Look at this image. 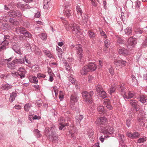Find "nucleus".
<instances>
[{"label":"nucleus","mask_w":147,"mask_h":147,"mask_svg":"<svg viewBox=\"0 0 147 147\" xmlns=\"http://www.w3.org/2000/svg\"><path fill=\"white\" fill-rule=\"evenodd\" d=\"M100 32L101 36H104V37L105 38H107V36L104 31L101 30H100Z\"/></svg>","instance_id":"obj_58"},{"label":"nucleus","mask_w":147,"mask_h":147,"mask_svg":"<svg viewBox=\"0 0 147 147\" xmlns=\"http://www.w3.org/2000/svg\"><path fill=\"white\" fill-rule=\"evenodd\" d=\"M32 106L29 103L26 104L24 107V110L26 112L29 111Z\"/></svg>","instance_id":"obj_27"},{"label":"nucleus","mask_w":147,"mask_h":147,"mask_svg":"<svg viewBox=\"0 0 147 147\" xmlns=\"http://www.w3.org/2000/svg\"><path fill=\"white\" fill-rule=\"evenodd\" d=\"M8 21L12 24L15 26H16L19 24L18 22L16 20L10 18L8 20H6L7 22H8Z\"/></svg>","instance_id":"obj_21"},{"label":"nucleus","mask_w":147,"mask_h":147,"mask_svg":"<svg viewBox=\"0 0 147 147\" xmlns=\"http://www.w3.org/2000/svg\"><path fill=\"white\" fill-rule=\"evenodd\" d=\"M106 49H107L110 45V42L109 40L106 39L104 41Z\"/></svg>","instance_id":"obj_41"},{"label":"nucleus","mask_w":147,"mask_h":147,"mask_svg":"<svg viewBox=\"0 0 147 147\" xmlns=\"http://www.w3.org/2000/svg\"><path fill=\"white\" fill-rule=\"evenodd\" d=\"M119 60H116L115 61V65L117 67H119V68H121L120 64L119 63Z\"/></svg>","instance_id":"obj_54"},{"label":"nucleus","mask_w":147,"mask_h":147,"mask_svg":"<svg viewBox=\"0 0 147 147\" xmlns=\"http://www.w3.org/2000/svg\"><path fill=\"white\" fill-rule=\"evenodd\" d=\"M11 74L12 76L15 78H16L18 76V72L12 73Z\"/></svg>","instance_id":"obj_60"},{"label":"nucleus","mask_w":147,"mask_h":147,"mask_svg":"<svg viewBox=\"0 0 147 147\" xmlns=\"http://www.w3.org/2000/svg\"><path fill=\"white\" fill-rule=\"evenodd\" d=\"M107 122L108 120L105 117H100L98 118L95 121V123L98 125H105L107 123Z\"/></svg>","instance_id":"obj_6"},{"label":"nucleus","mask_w":147,"mask_h":147,"mask_svg":"<svg viewBox=\"0 0 147 147\" xmlns=\"http://www.w3.org/2000/svg\"><path fill=\"white\" fill-rule=\"evenodd\" d=\"M17 96V94L15 92H13L11 94L10 97L9 99L12 102L14 100L15 97Z\"/></svg>","instance_id":"obj_28"},{"label":"nucleus","mask_w":147,"mask_h":147,"mask_svg":"<svg viewBox=\"0 0 147 147\" xmlns=\"http://www.w3.org/2000/svg\"><path fill=\"white\" fill-rule=\"evenodd\" d=\"M69 5L67 6L65 5V7L66 10H65L64 13L65 15L68 18L70 16H71L72 14L73 10L71 8L68 9V6Z\"/></svg>","instance_id":"obj_12"},{"label":"nucleus","mask_w":147,"mask_h":147,"mask_svg":"<svg viewBox=\"0 0 147 147\" xmlns=\"http://www.w3.org/2000/svg\"><path fill=\"white\" fill-rule=\"evenodd\" d=\"M125 34L126 35H132V29L131 27H128L124 30Z\"/></svg>","instance_id":"obj_16"},{"label":"nucleus","mask_w":147,"mask_h":147,"mask_svg":"<svg viewBox=\"0 0 147 147\" xmlns=\"http://www.w3.org/2000/svg\"><path fill=\"white\" fill-rule=\"evenodd\" d=\"M83 116L82 115H79L76 117V123L78 125H80V122L83 118Z\"/></svg>","instance_id":"obj_18"},{"label":"nucleus","mask_w":147,"mask_h":147,"mask_svg":"<svg viewBox=\"0 0 147 147\" xmlns=\"http://www.w3.org/2000/svg\"><path fill=\"white\" fill-rule=\"evenodd\" d=\"M94 78L93 76H89L88 77V81L89 82H91L92 80H93Z\"/></svg>","instance_id":"obj_59"},{"label":"nucleus","mask_w":147,"mask_h":147,"mask_svg":"<svg viewBox=\"0 0 147 147\" xmlns=\"http://www.w3.org/2000/svg\"><path fill=\"white\" fill-rule=\"evenodd\" d=\"M39 36L42 40L46 39L47 38V35L44 33L40 34Z\"/></svg>","instance_id":"obj_45"},{"label":"nucleus","mask_w":147,"mask_h":147,"mask_svg":"<svg viewBox=\"0 0 147 147\" xmlns=\"http://www.w3.org/2000/svg\"><path fill=\"white\" fill-rule=\"evenodd\" d=\"M109 71L111 75H113L114 74V70L112 67H111L109 69Z\"/></svg>","instance_id":"obj_62"},{"label":"nucleus","mask_w":147,"mask_h":147,"mask_svg":"<svg viewBox=\"0 0 147 147\" xmlns=\"http://www.w3.org/2000/svg\"><path fill=\"white\" fill-rule=\"evenodd\" d=\"M119 63L120 64L121 68L125 66L126 64V62L123 60H119Z\"/></svg>","instance_id":"obj_40"},{"label":"nucleus","mask_w":147,"mask_h":147,"mask_svg":"<svg viewBox=\"0 0 147 147\" xmlns=\"http://www.w3.org/2000/svg\"><path fill=\"white\" fill-rule=\"evenodd\" d=\"M119 53L122 55H127L128 54V51L124 48H121L118 50Z\"/></svg>","instance_id":"obj_13"},{"label":"nucleus","mask_w":147,"mask_h":147,"mask_svg":"<svg viewBox=\"0 0 147 147\" xmlns=\"http://www.w3.org/2000/svg\"><path fill=\"white\" fill-rule=\"evenodd\" d=\"M130 105L132 108L131 111H139V106L138 105V102L134 100H129Z\"/></svg>","instance_id":"obj_5"},{"label":"nucleus","mask_w":147,"mask_h":147,"mask_svg":"<svg viewBox=\"0 0 147 147\" xmlns=\"http://www.w3.org/2000/svg\"><path fill=\"white\" fill-rule=\"evenodd\" d=\"M34 133L38 138H40L42 136V135L40 133V131L37 129H34Z\"/></svg>","instance_id":"obj_34"},{"label":"nucleus","mask_w":147,"mask_h":147,"mask_svg":"<svg viewBox=\"0 0 147 147\" xmlns=\"http://www.w3.org/2000/svg\"><path fill=\"white\" fill-rule=\"evenodd\" d=\"M132 84L134 85H136L138 84V81L136 79L135 76L133 75L131 76Z\"/></svg>","instance_id":"obj_29"},{"label":"nucleus","mask_w":147,"mask_h":147,"mask_svg":"<svg viewBox=\"0 0 147 147\" xmlns=\"http://www.w3.org/2000/svg\"><path fill=\"white\" fill-rule=\"evenodd\" d=\"M73 47L75 48V49L76 51L78 60L81 64H84V61L83 59L82 46L80 44L77 45Z\"/></svg>","instance_id":"obj_2"},{"label":"nucleus","mask_w":147,"mask_h":147,"mask_svg":"<svg viewBox=\"0 0 147 147\" xmlns=\"http://www.w3.org/2000/svg\"><path fill=\"white\" fill-rule=\"evenodd\" d=\"M12 86L8 84L4 85L2 86V89L3 90H7L11 88Z\"/></svg>","instance_id":"obj_22"},{"label":"nucleus","mask_w":147,"mask_h":147,"mask_svg":"<svg viewBox=\"0 0 147 147\" xmlns=\"http://www.w3.org/2000/svg\"><path fill=\"white\" fill-rule=\"evenodd\" d=\"M69 26L71 29L74 34H81L80 27L75 23L71 22Z\"/></svg>","instance_id":"obj_4"},{"label":"nucleus","mask_w":147,"mask_h":147,"mask_svg":"<svg viewBox=\"0 0 147 147\" xmlns=\"http://www.w3.org/2000/svg\"><path fill=\"white\" fill-rule=\"evenodd\" d=\"M117 42L118 43L122 44L124 43V41L123 39L121 38L118 37L117 38Z\"/></svg>","instance_id":"obj_52"},{"label":"nucleus","mask_w":147,"mask_h":147,"mask_svg":"<svg viewBox=\"0 0 147 147\" xmlns=\"http://www.w3.org/2000/svg\"><path fill=\"white\" fill-rule=\"evenodd\" d=\"M93 130L91 129H89L88 130V135L89 138H91V136L93 135Z\"/></svg>","instance_id":"obj_43"},{"label":"nucleus","mask_w":147,"mask_h":147,"mask_svg":"<svg viewBox=\"0 0 147 147\" xmlns=\"http://www.w3.org/2000/svg\"><path fill=\"white\" fill-rule=\"evenodd\" d=\"M27 30L22 26L18 27L16 28V32L18 34H21L24 35V32H25Z\"/></svg>","instance_id":"obj_11"},{"label":"nucleus","mask_w":147,"mask_h":147,"mask_svg":"<svg viewBox=\"0 0 147 147\" xmlns=\"http://www.w3.org/2000/svg\"><path fill=\"white\" fill-rule=\"evenodd\" d=\"M55 126L51 127L50 128L46 129H45V132L47 134V135L49 136L51 138L52 141L53 143H56L58 141V136L56 135L55 132Z\"/></svg>","instance_id":"obj_1"},{"label":"nucleus","mask_w":147,"mask_h":147,"mask_svg":"<svg viewBox=\"0 0 147 147\" xmlns=\"http://www.w3.org/2000/svg\"><path fill=\"white\" fill-rule=\"evenodd\" d=\"M90 71L88 66H86L83 67L80 71L81 75H86L88 72Z\"/></svg>","instance_id":"obj_14"},{"label":"nucleus","mask_w":147,"mask_h":147,"mask_svg":"<svg viewBox=\"0 0 147 147\" xmlns=\"http://www.w3.org/2000/svg\"><path fill=\"white\" fill-rule=\"evenodd\" d=\"M18 7H19L22 8H25L29 9L30 7V6L26 4L24 5V4H22L20 3H19L17 4Z\"/></svg>","instance_id":"obj_30"},{"label":"nucleus","mask_w":147,"mask_h":147,"mask_svg":"<svg viewBox=\"0 0 147 147\" xmlns=\"http://www.w3.org/2000/svg\"><path fill=\"white\" fill-rule=\"evenodd\" d=\"M134 96V94L133 92L130 91L129 92L128 95H126V98H125L127 99H128L130 98H131L133 97Z\"/></svg>","instance_id":"obj_32"},{"label":"nucleus","mask_w":147,"mask_h":147,"mask_svg":"<svg viewBox=\"0 0 147 147\" xmlns=\"http://www.w3.org/2000/svg\"><path fill=\"white\" fill-rule=\"evenodd\" d=\"M56 50L57 52L58 57L60 58H62V49L61 48L59 47H58V46H57Z\"/></svg>","instance_id":"obj_24"},{"label":"nucleus","mask_w":147,"mask_h":147,"mask_svg":"<svg viewBox=\"0 0 147 147\" xmlns=\"http://www.w3.org/2000/svg\"><path fill=\"white\" fill-rule=\"evenodd\" d=\"M25 46L27 48H30V49H27V50L28 51H32L33 52V50L31 49V47L30 45L28 44H26L25 45Z\"/></svg>","instance_id":"obj_56"},{"label":"nucleus","mask_w":147,"mask_h":147,"mask_svg":"<svg viewBox=\"0 0 147 147\" xmlns=\"http://www.w3.org/2000/svg\"><path fill=\"white\" fill-rule=\"evenodd\" d=\"M18 71L20 73H26V70L22 67L19 68L18 70Z\"/></svg>","instance_id":"obj_51"},{"label":"nucleus","mask_w":147,"mask_h":147,"mask_svg":"<svg viewBox=\"0 0 147 147\" xmlns=\"http://www.w3.org/2000/svg\"><path fill=\"white\" fill-rule=\"evenodd\" d=\"M13 49L14 51L17 53L19 55L22 54V53L19 47H18L17 48H13Z\"/></svg>","instance_id":"obj_42"},{"label":"nucleus","mask_w":147,"mask_h":147,"mask_svg":"<svg viewBox=\"0 0 147 147\" xmlns=\"http://www.w3.org/2000/svg\"><path fill=\"white\" fill-rule=\"evenodd\" d=\"M97 111L100 113H102L104 111V109L103 106H99L97 108Z\"/></svg>","instance_id":"obj_36"},{"label":"nucleus","mask_w":147,"mask_h":147,"mask_svg":"<svg viewBox=\"0 0 147 147\" xmlns=\"http://www.w3.org/2000/svg\"><path fill=\"white\" fill-rule=\"evenodd\" d=\"M127 135L131 139L136 138H139L140 136V134L137 132H135L132 134L131 133H127Z\"/></svg>","instance_id":"obj_10"},{"label":"nucleus","mask_w":147,"mask_h":147,"mask_svg":"<svg viewBox=\"0 0 147 147\" xmlns=\"http://www.w3.org/2000/svg\"><path fill=\"white\" fill-rule=\"evenodd\" d=\"M15 60L17 64L20 63L22 64L24 62V60L23 59H16Z\"/></svg>","instance_id":"obj_44"},{"label":"nucleus","mask_w":147,"mask_h":147,"mask_svg":"<svg viewBox=\"0 0 147 147\" xmlns=\"http://www.w3.org/2000/svg\"><path fill=\"white\" fill-rule=\"evenodd\" d=\"M115 88L114 87H111L110 88L109 93L110 94H111L112 93H113L115 92Z\"/></svg>","instance_id":"obj_53"},{"label":"nucleus","mask_w":147,"mask_h":147,"mask_svg":"<svg viewBox=\"0 0 147 147\" xmlns=\"http://www.w3.org/2000/svg\"><path fill=\"white\" fill-rule=\"evenodd\" d=\"M99 96L102 99H104L107 97L106 93L103 90L98 94Z\"/></svg>","instance_id":"obj_26"},{"label":"nucleus","mask_w":147,"mask_h":147,"mask_svg":"<svg viewBox=\"0 0 147 147\" xmlns=\"http://www.w3.org/2000/svg\"><path fill=\"white\" fill-rule=\"evenodd\" d=\"M146 99L145 98L144 96H141L139 99V100L143 103H144L146 102Z\"/></svg>","instance_id":"obj_38"},{"label":"nucleus","mask_w":147,"mask_h":147,"mask_svg":"<svg viewBox=\"0 0 147 147\" xmlns=\"http://www.w3.org/2000/svg\"><path fill=\"white\" fill-rule=\"evenodd\" d=\"M146 137H143L142 138H140L137 141L138 143H142L146 141Z\"/></svg>","instance_id":"obj_39"},{"label":"nucleus","mask_w":147,"mask_h":147,"mask_svg":"<svg viewBox=\"0 0 147 147\" xmlns=\"http://www.w3.org/2000/svg\"><path fill=\"white\" fill-rule=\"evenodd\" d=\"M136 43V42L135 39L130 37L128 39L126 45L128 49H131L134 46Z\"/></svg>","instance_id":"obj_7"},{"label":"nucleus","mask_w":147,"mask_h":147,"mask_svg":"<svg viewBox=\"0 0 147 147\" xmlns=\"http://www.w3.org/2000/svg\"><path fill=\"white\" fill-rule=\"evenodd\" d=\"M64 65L66 70L67 71H69L71 69V67L69 65L68 63L65 62L64 63Z\"/></svg>","instance_id":"obj_46"},{"label":"nucleus","mask_w":147,"mask_h":147,"mask_svg":"<svg viewBox=\"0 0 147 147\" xmlns=\"http://www.w3.org/2000/svg\"><path fill=\"white\" fill-rule=\"evenodd\" d=\"M59 121H61L59 123V124L61 126L59 127V130H62L65 127L64 123L65 122V120L62 118H61Z\"/></svg>","instance_id":"obj_20"},{"label":"nucleus","mask_w":147,"mask_h":147,"mask_svg":"<svg viewBox=\"0 0 147 147\" xmlns=\"http://www.w3.org/2000/svg\"><path fill=\"white\" fill-rule=\"evenodd\" d=\"M104 103L106 105L107 107L109 110L111 109L112 107L110 105L109 102H107L106 101H105Z\"/></svg>","instance_id":"obj_49"},{"label":"nucleus","mask_w":147,"mask_h":147,"mask_svg":"<svg viewBox=\"0 0 147 147\" xmlns=\"http://www.w3.org/2000/svg\"><path fill=\"white\" fill-rule=\"evenodd\" d=\"M94 94L93 91L88 92L86 91H83L82 92V96L84 100L87 103H90L92 101V97Z\"/></svg>","instance_id":"obj_3"},{"label":"nucleus","mask_w":147,"mask_h":147,"mask_svg":"<svg viewBox=\"0 0 147 147\" xmlns=\"http://www.w3.org/2000/svg\"><path fill=\"white\" fill-rule=\"evenodd\" d=\"M89 69H90V71H94L97 68L96 65L94 63H89L88 66Z\"/></svg>","instance_id":"obj_19"},{"label":"nucleus","mask_w":147,"mask_h":147,"mask_svg":"<svg viewBox=\"0 0 147 147\" xmlns=\"http://www.w3.org/2000/svg\"><path fill=\"white\" fill-rule=\"evenodd\" d=\"M37 77L39 78H45V76L43 74H38L37 75Z\"/></svg>","instance_id":"obj_57"},{"label":"nucleus","mask_w":147,"mask_h":147,"mask_svg":"<svg viewBox=\"0 0 147 147\" xmlns=\"http://www.w3.org/2000/svg\"><path fill=\"white\" fill-rule=\"evenodd\" d=\"M77 101L78 97L76 94L74 93L72 94L70 97V103L71 105L73 106Z\"/></svg>","instance_id":"obj_9"},{"label":"nucleus","mask_w":147,"mask_h":147,"mask_svg":"<svg viewBox=\"0 0 147 147\" xmlns=\"http://www.w3.org/2000/svg\"><path fill=\"white\" fill-rule=\"evenodd\" d=\"M127 90L124 88H122L121 89V94L122 96L124 98H125L126 97V92Z\"/></svg>","instance_id":"obj_23"},{"label":"nucleus","mask_w":147,"mask_h":147,"mask_svg":"<svg viewBox=\"0 0 147 147\" xmlns=\"http://www.w3.org/2000/svg\"><path fill=\"white\" fill-rule=\"evenodd\" d=\"M96 91L97 92V93L98 94L103 90L102 86L100 85H98L96 86Z\"/></svg>","instance_id":"obj_37"},{"label":"nucleus","mask_w":147,"mask_h":147,"mask_svg":"<svg viewBox=\"0 0 147 147\" xmlns=\"http://www.w3.org/2000/svg\"><path fill=\"white\" fill-rule=\"evenodd\" d=\"M42 100L41 99H39L36 101V104L38 107H40L42 105Z\"/></svg>","instance_id":"obj_50"},{"label":"nucleus","mask_w":147,"mask_h":147,"mask_svg":"<svg viewBox=\"0 0 147 147\" xmlns=\"http://www.w3.org/2000/svg\"><path fill=\"white\" fill-rule=\"evenodd\" d=\"M22 15V13L18 10H11L8 12V15L9 17L12 18L16 17H19Z\"/></svg>","instance_id":"obj_8"},{"label":"nucleus","mask_w":147,"mask_h":147,"mask_svg":"<svg viewBox=\"0 0 147 147\" xmlns=\"http://www.w3.org/2000/svg\"><path fill=\"white\" fill-rule=\"evenodd\" d=\"M135 4V6L136 8H138L140 6V2L139 1H137L136 2Z\"/></svg>","instance_id":"obj_64"},{"label":"nucleus","mask_w":147,"mask_h":147,"mask_svg":"<svg viewBox=\"0 0 147 147\" xmlns=\"http://www.w3.org/2000/svg\"><path fill=\"white\" fill-rule=\"evenodd\" d=\"M113 130V128L111 127H106L105 128V129L103 131V133L104 134H111V132H112Z\"/></svg>","instance_id":"obj_15"},{"label":"nucleus","mask_w":147,"mask_h":147,"mask_svg":"<svg viewBox=\"0 0 147 147\" xmlns=\"http://www.w3.org/2000/svg\"><path fill=\"white\" fill-rule=\"evenodd\" d=\"M50 2L47 0H44L43 7L44 9H47L49 7Z\"/></svg>","instance_id":"obj_33"},{"label":"nucleus","mask_w":147,"mask_h":147,"mask_svg":"<svg viewBox=\"0 0 147 147\" xmlns=\"http://www.w3.org/2000/svg\"><path fill=\"white\" fill-rule=\"evenodd\" d=\"M33 82L35 84L37 83H38V80L36 77L34 76L32 77Z\"/></svg>","instance_id":"obj_63"},{"label":"nucleus","mask_w":147,"mask_h":147,"mask_svg":"<svg viewBox=\"0 0 147 147\" xmlns=\"http://www.w3.org/2000/svg\"><path fill=\"white\" fill-rule=\"evenodd\" d=\"M43 52L48 57L50 58H53V56L49 51L46 50H44L43 51Z\"/></svg>","instance_id":"obj_31"},{"label":"nucleus","mask_w":147,"mask_h":147,"mask_svg":"<svg viewBox=\"0 0 147 147\" xmlns=\"http://www.w3.org/2000/svg\"><path fill=\"white\" fill-rule=\"evenodd\" d=\"M88 35L92 38H94L95 36V34L93 32L89 30L88 32Z\"/></svg>","instance_id":"obj_35"},{"label":"nucleus","mask_w":147,"mask_h":147,"mask_svg":"<svg viewBox=\"0 0 147 147\" xmlns=\"http://www.w3.org/2000/svg\"><path fill=\"white\" fill-rule=\"evenodd\" d=\"M17 64V63L16 62L15 59L13 61L10 63H8L7 64L8 67L11 69H14L16 67V64Z\"/></svg>","instance_id":"obj_17"},{"label":"nucleus","mask_w":147,"mask_h":147,"mask_svg":"<svg viewBox=\"0 0 147 147\" xmlns=\"http://www.w3.org/2000/svg\"><path fill=\"white\" fill-rule=\"evenodd\" d=\"M69 81L73 84H75V80L74 78H73L71 77H69Z\"/></svg>","instance_id":"obj_61"},{"label":"nucleus","mask_w":147,"mask_h":147,"mask_svg":"<svg viewBox=\"0 0 147 147\" xmlns=\"http://www.w3.org/2000/svg\"><path fill=\"white\" fill-rule=\"evenodd\" d=\"M26 73H20L18 72V76H20V78L21 79H23L24 78L25 76V74Z\"/></svg>","instance_id":"obj_48"},{"label":"nucleus","mask_w":147,"mask_h":147,"mask_svg":"<svg viewBox=\"0 0 147 147\" xmlns=\"http://www.w3.org/2000/svg\"><path fill=\"white\" fill-rule=\"evenodd\" d=\"M8 41L7 40H4V41L2 42L1 45H5V46L8 45Z\"/></svg>","instance_id":"obj_55"},{"label":"nucleus","mask_w":147,"mask_h":147,"mask_svg":"<svg viewBox=\"0 0 147 147\" xmlns=\"http://www.w3.org/2000/svg\"><path fill=\"white\" fill-rule=\"evenodd\" d=\"M24 35L26 37H28L29 38H31L32 37V35L28 31L26 30L25 32H24Z\"/></svg>","instance_id":"obj_47"},{"label":"nucleus","mask_w":147,"mask_h":147,"mask_svg":"<svg viewBox=\"0 0 147 147\" xmlns=\"http://www.w3.org/2000/svg\"><path fill=\"white\" fill-rule=\"evenodd\" d=\"M134 31L137 34H141L143 32L142 29L139 27L136 28L135 29Z\"/></svg>","instance_id":"obj_25"}]
</instances>
